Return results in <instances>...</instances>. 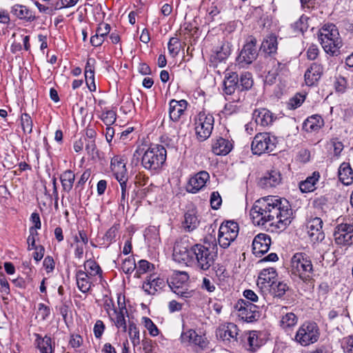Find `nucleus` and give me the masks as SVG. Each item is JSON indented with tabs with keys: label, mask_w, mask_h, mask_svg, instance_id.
Masks as SVG:
<instances>
[{
	"label": "nucleus",
	"mask_w": 353,
	"mask_h": 353,
	"mask_svg": "<svg viewBox=\"0 0 353 353\" xmlns=\"http://www.w3.org/2000/svg\"><path fill=\"white\" fill-rule=\"evenodd\" d=\"M222 199L218 192H213L210 196V204L213 209L217 210L221 205Z\"/></svg>",
	"instance_id": "60"
},
{
	"label": "nucleus",
	"mask_w": 353,
	"mask_h": 353,
	"mask_svg": "<svg viewBox=\"0 0 353 353\" xmlns=\"http://www.w3.org/2000/svg\"><path fill=\"white\" fill-rule=\"evenodd\" d=\"M339 178L345 185H350L353 182V171L347 163H342L339 169Z\"/></svg>",
	"instance_id": "36"
},
{
	"label": "nucleus",
	"mask_w": 353,
	"mask_h": 353,
	"mask_svg": "<svg viewBox=\"0 0 353 353\" xmlns=\"http://www.w3.org/2000/svg\"><path fill=\"white\" fill-rule=\"evenodd\" d=\"M105 329V324L101 320H97L94 326V334L97 339H101Z\"/></svg>",
	"instance_id": "58"
},
{
	"label": "nucleus",
	"mask_w": 353,
	"mask_h": 353,
	"mask_svg": "<svg viewBox=\"0 0 353 353\" xmlns=\"http://www.w3.org/2000/svg\"><path fill=\"white\" fill-rule=\"evenodd\" d=\"M28 250H33L32 256L38 262L42 259L45 249L41 244H28Z\"/></svg>",
	"instance_id": "44"
},
{
	"label": "nucleus",
	"mask_w": 353,
	"mask_h": 353,
	"mask_svg": "<svg viewBox=\"0 0 353 353\" xmlns=\"http://www.w3.org/2000/svg\"><path fill=\"white\" fill-rule=\"evenodd\" d=\"M76 278L77 286L80 291L83 293L88 292L92 284L88 274L83 270H79L76 274Z\"/></svg>",
	"instance_id": "34"
},
{
	"label": "nucleus",
	"mask_w": 353,
	"mask_h": 353,
	"mask_svg": "<svg viewBox=\"0 0 353 353\" xmlns=\"http://www.w3.org/2000/svg\"><path fill=\"white\" fill-rule=\"evenodd\" d=\"M128 334L134 346H136L140 343L139 330L136 324L133 322L129 323Z\"/></svg>",
	"instance_id": "43"
},
{
	"label": "nucleus",
	"mask_w": 353,
	"mask_h": 353,
	"mask_svg": "<svg viewBox=\"0 0 353 353\" xmlns=\"http://www.w3.org/2000/svg\"><path fill=\"white\" fill-rule=\"evenodd\" d=\"M336 243H353V225L340 224L334 233Z\"/></svg>",
	"instance_id": "18"
},
{
	"label": "nucleus",
	"mask_w": 353,
	"mask_h": 353,
	"mask_svg": "<svg viewBox=\"0 0 353 353\" xmlns=\"http://www.w3.org/2000/svg\"><path fill=\"white\" fill-rule=\"evenodd\" d=\"M238 327L233 323H228L219 327L216 331L217 338L223 341H238Z\"/></svg>",
	"instance_id": "16"
},
{
	"label": "nucleus",
	"mask_w": 353,
	"mask_h": 353,
	"mask_svg": "<svg viewBox=\"0 0 353 353\" xmlns=\"http://www.w3.org/2000/svg\"><path fill=\"white\" fill-rule=\"evenodd\" d=\"M276 137L269 132L257 133L252 142L251 149L254 154L273 152L276 146Z\"/></svg>",
	"instance_id": "8"
},
{
	"label": "nucleus",
	"mask_w": 353,
	"mask_h": 353,
	"mask_svg": "<svg viewBox=\"0 0 353 353\" xmlns=\"http://www.w3.org/2000/svg\"><path fill=\"white\" fill-rule=\"evenodd\" d=\"M168 48L170 54L172 56L176 55L180 50L179 39L176 37L170 38L168 43Z\"/></svg>",
	"instance_id": "49"
},
{
	"label": "nucleus",
	"mask_w": 353,
	"mask_h": 353,
	"mask_svg": "<svg viewBox=\"0 0 353 353\" xmlns=\"http://www.w3.org/2000/svg\"><path fill=\"white\" fill-rule=\"evenodd\" d=\"M142 346L144 353H156L157 345L152 340L145 339L142 341Z\"/></svg>",
	"instance_id": "53"
},
{
	"label": "nucleus",
	"mask_w": 353,
	"mask_h": 353,
	"mask_svg": "<svg viewBox=\"0 0 353 353\" xmlns=\"http://www.w3.org/2000/svg\"><path fill=\"white\" fill-rule=\"evenodd\" d=\"M224 92L226 94L234 93L236 89H239V76L236 72H230L225 74L224 81Z\"/></svg>",
	"instance_id": "27"
},
{
	"label": "nucleus",
	"mask_w": 353,
	"mask_h": 353,
	"mask_svg": "<svg viewBox=\"0 0 353 353\" xmlns=\"http://www.w3.org/2000/svg\"><path fill=\"white\" fill-rule=\"evenodd\" d=\"M320 336V330L314 322H305L298 329L294 341L302 346L306 347L316 343Z\"/></svg>",
	"instance_id": "6"
},
{
	"label": "nucleus",
	"mask_w": 353,
	"mask_h": 353,
	"mask_svg": "<svg viewBox=\"0 0 353 353\" xmlns=\"http://www.w3.org/2000/svg\"><path fill=\"white\" fill-rule=\"evenodd\" d=\"M276 276L277 272L275 268H265L260 272L256 285L262 291L265 292L276 281Z\"/></svg>",
	"instance_id": "13"
},
{
	"label": "nucleus",
	"mask_w": 353,
	"mask_h": 353,
	"mask_svg": "<svg viewBox=\"0 0 353 353\" xmlns=\"http://www.w3.org/2000/svg\"><path fill=\"white\" fill-rule=\"evenodd\" d=\"M167 281L163 278L156 276L154 274H150L147 276L145 281L143 283V289L148 294L154 295L159 290L165 287Z\"/></svg>",
	"instance_id": "15"
},
{
	"label": "nucleus",
	"mask_w": 353,
	"mask_h": 353,
	"mask_svg": "<svg viewBox=\"0 0 353 353\" xmlns=\"http://www.w3.org/2000/svg\"><path fill=\"white\" fill-rule=\"evenodd\" d=\"M239 225L236 222L228 221L225 224H222L219 230L218 239L228 241L231 243L235 240L238 235Z\"/></svg>",
	"instance_id": "14"
},
{
	"label": "nucleus",
	"mask_w": 353,
	"mask_h": 353,
	"mask_svg": "<svg viewBox=\"0 0 353 353\" xmlns=\"http://www.w3.org/2000/svg\"><path fill=\"white\" fill-rule=\"evenodd\" d=\"M256 43V39L252 38L244 45L239 55L236 58V61L239 67L244 68L252 63L256 59L258 53Z\"/></svg>",
	"instance_id": "10"
},
{
	"label": "nucleus",
	"mask_w": 353,
	"mask_h": 353,
	"mask_svg": "<svg viewBox=\"0 0 353 353\" xmlns=\"http://www.w3.org/2000/svg\"><path fill=\"white\" fill-rule=\"evenodd\" d=\"M194 245L189 248L185 244H175L173 248V259L179 263L192 264L194 261Z\"/></svg>",
	"instance_id": "11"
},
{
	"label": "nucleus",
	"mask_w": 353,
	"mask_h": 353,
	"mask_svg": "<svg viewBox=\"0 0 353 353\" xmlns=\"http://www.w3.org/2000/svg\"><path fill=\"white\" fill-rule=\"evenodd\" d=\"M181 340L183 341H188L201 348L206 347L207 342L205 339L201 335H199L194 330H189L181 334Z\"/></svg>",
	"instance_id": "30"
},
{
	"label": "nucleus",
	"mask_w": 353,
	"mask_h": 353,
	"mask_svg": "<svg viewBox=\"0 0 353 353\" xmlns=\"http://www.w3.org/2000/svg\"><path fill=\"white\" fill-rule=\"evenodd\" d=\"M194 130L197 139L203 141L208 139L214 128V119L212 114L201 111L194 120Z\"/></svg>",
	"instance_id": "7"
},
{
	"label": "nucleus",
	"mask_w": 353,
	"mask_h": 353,
	"mask_svg": "<svg viewBox=\"0 0 353 353\" xmlns=\"http://www.w3.org/2000/svg\"><path fill=\"white\" fill-rule=\"evenodd\" d=\"M298 321L297 316L292 312H288L282 316L281 320V326L283 329L294 327Z\"/></svg>",
	"instance_id": "42"
},
{
	"label": "nucleus",
	"mask_w": 353,
	"mask_h": 353,
	"mask_svg": "<svg viewBox=\"0 0 353 353\" xmlns=\"http://www.w3.org/2000/svg\"><path fill=\"white\" fill-rule=\"evenodd\" d=\"M252 118L257 125L265 127L271 125L275 117L273 114L265 108H259L254 110Z\"/></svg>",
	"instance_id": "21"
},
{
	"label": "nucleus",
	"mask_w": 353,
	"mask_h": 353,
	"mask_svg": "<svg viewBox=\"0 0 353 353\" xmlns=\"http://www.w3.org/2000/svg\"><path fill=\"white\" fill-rule=\"evenodd\" d=\"M209 179L210 176L207 172H199L189 180L188 191L192 193L197 192L205 186Z\"/></svg>",
	"instance_id": "24"
},
{
	"label": "nucleus",
	"mask_w": 353,
	"mask_h": 353,
	"mask_svg": "<svg viewBox=\"0 0 353 353\" xmlns=\"http://www.w3.org/2000/svg\"><path fill=\"white\" fill-rule=\"evenodd\" d=\"M313 265L311 261L303 253H296L290 261V272L298 276L303 282H309L312 279Z\"/></svg>",
	"instance_id": "4"
},
{
	"label": "nucleus",
	"mask_w": 353,
	"mask_h": 353,
	"mask_svg": "<svg viewBox=\"0 0 353 353\" xmlns=\"http://www.w3.org/2000/svg\"><path fill=\"white\" fill-rule=\"evenodd\" d=\"M261 334L257 331L252 330L245 332L244 334V346L248 351L256 352L261 347L264 342L260 337Z\"/></svg>",
	"instance_id": "19"
},
{
	"label": "nucleus",
	"mask_w": 353,
	"mask_h": 353,
	"mask_svg": "<svg viewBox=\"0 0 353 353\" xmlns=\"http://www.w3.org/2000/svg\"><path fill=\"white\" fill-rule=\"evenodd\" d=\"M166 157L167 151L163 145H151L142 155L141 165L145 169L157 172L165 162Z\"/></svg>",
	"instance_id": "2"
},
{
	"label": "nucleus",
	"mask_w": 353,
	"mask_h": 353,
	"mask_svg": "<svg viewBox=\"0 0 353 353\" xmlns=\"http://www.w3.org/2000/svg\"><path fill=\"white\" fill-rule=\"evenodd\" d=\"M319 39L325 52L332 56L337 55L339 53L342 41L335 25H325L319 30Z\"/></svg>",
	"instance_id": "3"
},
{
	"label": "nucleus",
	"mask_w": 353,
	"mask_h": 353,
	"mask_svg": "<svg viewBox=\"0 0 353 353\" xmlns=\"http://www.w3.org/2000/svg\"><path fill=\"white\" fill-rule=\"evenodd\" d=\"M21 124L25 133L30 134L32 131V120L27 113L22 114L21 117Z\"/></svg>",
	"instance_id": "46"
},
{
	"label": "nucleus",
	"mask_w": 353,
	"mask_h": 353,
	"mask_svg": "<svg viewBox=\"0 0 353 353\" xmlns=\"http://www.w3.org/2000/svg\"><path fill=\"white\" fill-rule=\"evenodd\" d=\"M236 308L239 312L238 316L248 323L256 321L261 316L259 307L248 301L239 299Z\"/></svg>",
	"instance_id": "9"
},
{
	"label": "nucleus",
	"mask_w": 353,
	"mask_h": 353,
	"mask_svg": "<svg viewBox=\"0 0 353 353\" xmlns=\"http://www.w3.org/2000/svg\"><path fill=\"white\" fill-rule=\"evenodd\" d=\"M239 85L241 91L250 89L253 85L252 74L249 72L242 73L239 79Z\"/></svg>",
	"instance_id": "41"
},
{
	"label": "nucleus",
	"mask_w": 353,
	"mask_h": 353,
	"mask_svg": "<svg viewBox=\"0 0 353 353\" xmlns=\"http://www.w3.org/2000/svg\"><path fill=\"white\" fill-rule=\"evenodd\" d=\"M50 314V308L46 305L44 303H39L38 305L37 315L42 321H46Z\"/></svg>",
	"instance_id": "55"
},
{
	"label": "nucleus",
	"mask_w": 353,
	"mask_h": 353,
	"mask_svg": "<svg viewBox=\"0 0 353 353\" xmlns=\"http://www.w3.org/2000/svg\"><path fill=\"white\" fill-rule=\"evenodd\" d=\"M270 245L271 244H252V252L256 256L261 257L269 250Z\"/></svg>",
	"instance_id": "50"
},
{
	"label": "nucleus",
	"mask_w": 353,
	"mask_h": 353,
	"mask_svg": "<svg viewBox=\"0 0 353 353\" xmlns=\"http://www.w3.org/2000/svg\"><path fill=\"white\" fill-rule=\"evenodd\" d=\"M274 71H276L279 75H286L288 73V68L286 63H282L276 61V64L274 65L272 69Z\"/></svg>",
	"instance_id": "63"
},
{
	"label": "nucleus",
	"mask_w": 353,
	"mask_h": 353,
	"mask_svg": "<svg viewBox=\"0 0 353 353\" xmlns=\"http://www.w3.org/2000/svg\"><path fill=\"white\" fill-rule=\"evenodd\" d=\"M277 45L276 37L274 35H270L264 39L261 44V48L265 52L272 54L276 52Z\"/></svg>",
	"instance_id": "39"
},
{
	"label": "nucleus",
	"mask_w": 353,
	"mask_h": 353,
	"mask_svg": "<svg viewBox=\"0 0 353 353\" xmlns=\"http://www.w3.org/2000/svg\"><path fill=\"white\" fill-rule=\"evenodd\" d=\"M116 112L113 110H108L101 115V119L107 126H110L116 121Z\"/></svg>",
	"instance_id": "51"
},
{
	"label": "nucleus",
	"mask_w": 353,
	"mask_h": 353,
	"mask_svg": "<svg viewBox=\"0 0 353 353\" xmlns=\"http://www.w3.org/2000/svg\"><path fill=\"white\" fill-rule=\"evenodd\" d=\"M323 221L321 218H311L306 224L307 234L312 243H319L325 238V234L321 230Z\"/></svg>",
	"instance_id": "12"
},
{
	"label": "nucleus",
	"mask_w": 353,
	"mask_h": 353,
	"mask_svg": "<svg viewBox=\"0 0 353 353\" xmlns=\"http://www.w3.org/2000/svg\"><path fill=\"white\" fill-rule=\"evenodd\" d=\"M11 12L21 20L32 21L35 19V16L32 10L26 6L16 4L12 7Z\"/></svg>",
	"instance_id": "28"
},
{
	"label": "nucleus",
	"mask_w": 353,
	"mask_h": 353,
	"mask_svg": "<svg viewBox=\"0 0 353 353\" xmlns=\"http://www.w3.org/2000/svg\"><path fill=\"white\" fill-rule=\"evenodd\" d=\"M341 346L346 353H353V335L343 338Z\"/></svg>",
	"instance_id": "56"
},
{
	"label": "nucleus",
	"mask_w": 353,
	"mask_h": 353,
	"mask_svg": "<svg viewBox=\"0 0 353 353\" xmlns=\"http://www.w3.org/2000/svg\"><path fill=\"white\" fill-rule=\"evenodd\" d=\"M250 214L254 225L274 226L283 230L291 223L292 210L287 199L268 196L254 202Z\"/></svg>",
	"instance_id": "1"
},
{
	"label": "nucleus",
	"mask_w": 353,
	"mask_h": 353,
	"mask_svg": "<svg viewBox=\"0 0 353 353\" xmlns=\"http://www.w3.org/2000/svg\"><path fill=\"white\" fill-rule=\"evenodd\" d=\"M305 95L297 94L292 97L289 102V105L293 109L299 107L305 101Z\"/></svg>",
	"instance_id": "59"
},
{
	"label": "nucleus",
	"mask_w": 353,
	"mask_h": 353,
	"mask_svg": "<svg viewBox=\"0 0 353 353\" xmlns=\"http://www.w3.org/2000/svg\"><path fill=\"white\" fill-rule=\"evenodd\" d=\"M232 147L230 141L220 137L213 143L212 152L216 155H226L232 150Z\"/></svg>",
	"instance_id": "29"
},
{
	"label": "nucleus",
	"mask_w": 353,
	"mask_h": 353,
	"mask_svg": "<svg viewBox=\"0 0 353 353\" xmlns=\"http://www.w3.org/2000/svg\"><path fill=\"white\" fill-rule=\"evenodd\" d=\"M281 174L279 170H272L267 172L262 176L259 181V185L263 189H270L279 185L281 182Z\"/></svg>",
	"instance_id": "17"
},
{
	"label": "nucleus",
	"mask_w": 353,
	"mask_h": 353,
	"mask_svg": "<svg viewBox=\"0 0 353 353\" xmlns=\"http://www.w3.org/2000/svg\"><path fill=\"white\" fill-rule=\"evenodd\" d=\"M289 290L288 284L283 281H275L266 291H269L274 297L281 298Z\"/></svg>",
	"instance_id": "38"
},
{
	"label": "nucleus",
	"mask_w": 353,
	"mask_h": 353,
	"mask_svg": "<svg viewBox=\"0 0 353 353\" xmlns=\"http://www.w3.org/2000/svg\"><path fill=\"white\" fill-rule=\"evenodd\" d=\"M189 279V275L186 272L174 271L170 279H167V283L170 288L174 292V290L183 288Z\"/></svg>",
	"instance_id": "25"
},
{
	"label": "nucleus",
	"mask_w": 353,
	"mask_h": 353,
	"mask_svg": "<svg viewBox=\"0 0 353 353\" xmlns=\"http://www.w3.org/2000/svg\"><path fill=\"white\" fill-rule=\"evenodd\" d=\"M336 90L339 92H344L347 88V80L343 77H338L334 83Z\"/></svg>",
	"instance_id": "57"
},
{
	"label": "nucleus",
	"mask_w": 353,
	"mask_h": 353,
	"mask_svg": "<svg viewBox=\"0 0 353 353\" xmlns=\"http://www.w3.org/2000/svg\"><path fill=\"white\" fill-rule=\"evenodd\" d=\"M194 260L197 266L203 270H208L214 264L217 256V244H194Z\"/></svg>",
	"instance_id": "5"
},
{
	"label": "nucleus",
	"mask_w": 353,
	"mask_h": 353,
	"mask_svg": "<svg viewBox=\"0 0 353 353\" xmlns=\"http://www.w3.org/2000/svg\"><path fill=\"white\" fill-rule=\"evenodd\" d=\"M117 180L119 181V183L120 184L123 200H127L128 198V185H127L128 177L117 179Z\"/></svg>",
	"instance_id": "61"
},
{
	"label": "nucleus",
	"mask_w": 353,
	"mask_h": 353,
	"mask_svg": "<svg viewBox=\"0 0 353 353\" xmlns=\"http://www.w3.org/2000/svg\"><path fill=\"white\" fill-rule=\"evenodd\" d=\"M188 102L186 100L182 99L176 101L172 99L169 103V117L170 120L174 122H177L183 115L188 107Z\"/></svg>",
	"instance_id": "20"
},
{
	"label": "nucleus",
	"mask_w": 353,
	"mask_h": 353,
	"mask_svg": "<svg viewBox=\"0 0 353 353\" xmlns=\"http://www.w3.org/2000/svg\"><path fill=\"white\" fill-rule=\"evenodd\" d=\"M118 233V228L117 226L111 227L105 233V241H116L115 238Z\"/></svg>",
	"instance_id": "64"
},
{
	"label": "nucleus",
	"mask_w": 353,
	"mask_h": 353,
	"mask_svg": "<svg viewBox=\"0 0 353 353\" xmlns=\"http://www.w3.org/2000/svg\"><path fill=\"white\" fill-rule=\"evenodd\" d=\"M113 310L116 316L115 318L110 317V319L114 321L115 326L118 329H121L123 332H125L127 331V325L125 314H128L126 306L123 305L121 308V311H118L116 308H114Z\"/></svg>",
	"instance_id": "32"
},
{
	"label": "nucleus",
	"mask_w": 353,
	"mask_h": 353,
	"mask_svg": "<svg viewBox=\"0 0 353 353\" xmlns=\"http://www.w3.org/2000/svg\"><path fill=\"white\" fill-rule=\"evenodd\" d=\"M152 267L154 268V265L150 263L146 260H140L137 267L136 274L139 276L140 274H144L148 271H150V268Z\"/></svg>",
	"instance_id": "52"
},
{
	"label": "nucleus",
	"mask_w": 353,
	"mask_h": 353,
	"mask_svg": "<svg viewBox=\"0 0 353 353\" xmlns=\"http://www.w3.org/2000/svg\"><path fill=\"white\" fill-rule=\"evenodd\" d=\"M323 119L320 115L309 117L303 123V128L307 132L316 131L323 125Z\"/></svg>",
	"instance_id": "31"
},
{
	"label": "nucleus",
	"mask_w": 353,
	"mask_h": 353,
	"mask_svg": "<svg viewBox=\"0 0 353 353\" xmlns=\"http://www.w3.org/2000/svg\"><path fill=\"white\" fill-rule=\"evenodd\" d=\"M320 174L318 172H314L312 176L306 178L299 183V188L302 192H310L315 190V185L319 181Z\"/></svg>",
	"instance_id": "33"
},
{
	"label": "nucleus",
	"mask_w": 353,
	"mask_h": 353,
	"mask_svg": "<svg viewBox=\"0 0 353 353\" xmlns=\"http://www.w3.org/2000/svg\"><path fill=\"white\" fill-rule=\"evenodd\" d=\"M323 74V67L316 63H313L306 70L304 77L307 85H314L321 79Z\"/></svg>",
	"instance_id": "22"
},
{
	"label": "nucleus",
	"mask_w": 353,
	"mask_h": 353,
	"mask_svg": "<svg viewBox=\"0 0 353 353\" xmlns=\"http://www.w3.org/2000/svg\"><path fill=\"white\" fill-rule=\"evenodd\" d=\"M142 321L150 335L155 336L159 334V329L150 318L144 316L142 318Z\"/></svg>",
	"instance_id": "48"
},
{
	"label": "nucleus",
	"mask_w": 353,
	"mask_h": 353,
	"mask_svg": "<svg viewBox=\"0 0 353 353\" xmlns=\"http://www.w3.org/2000/svg\"><path fill=\"white\" fill-rule=\"evenodd\" d=\"M136 268L135 260L130 256L123 260L121 265V269L125 274H131Z\"/></svg>",
	"instance_id": "47"
},
{
	"label": "nucleus",
	"mask_w": 353,
	"mask_h": 353,
	"mask_svg": "<svg viewBox=\"0 0 353 353\" xmlns=\"http://www.w3.org/2000/svg\"><path fill=\"white\" fill-rule=\"evenodd\" d=\"M85 270L88 274L95 276L101 274V269L99 265L92 260L87 261L84 264Z\"/></svg>",
	"instance_id": "45"
},
{
	"label": "nucleus",
	"mask_w": 353,
	"mask_h": 353,
	"mask_svg": "<svg viewBox=\"0 0 353 353\" xmlns=\"http://www.w3.org/2000/svg\"><path fill=\"white\" fill-rule=\"evenodd\" d=\"M110 166L116 179L128 177L125 162L123 157H114L111 160Z\"/></svg>",
	"instance_id": "26"
},
{
	"label": "nucleus",
	"mask_w": 353,
	"mask_h": 353,
	"mask_svg": "<svg viewBox=\"0 0 353 353\" xmlns=\"http://www.w3.org/2000/svg\"><path fill=\"white\" fill-rule=\"evenodd\" d=\"M199 221L193 210L188 211L184 215L182 226L185 231H192L197 228Z\"/></svg>",
	"instance_id": "35"
},
{
	"label": "nucleus",
	"mask_w": 353,
	"mask_h": 353,
	"mask_svg": "<svg viewBox=\"0 0 353 353\" xmlns=\"http://www.w3.org/2000/svg\"><path fill=\"white\" fill-rule=\"evenodd\" d=\"M231 44L228 41H223L215 50L216 58L220 61L227 59L231 52Z\"/></svg>",
	"instance_id": "40"
},
{
	"label": "nucleus",
	"mask_w": 353,
	"mask_h": 353,
	"mask_svg": "<svg viewBox=\"0 0 353 353\" xmlns=\"http://www.w3.org/2000/svg\"><path fill=\"white\" fill-rule=\"evenodd\" d=\"M75 179L74 173L70 170H67L60 175V181L65 192H69L72 187Z\"/></svg>",
	"instance_id": "37"
},
{
	"label": "nucleus",
	"mask_w": 353,
	"mask_h": 353,
	"mask_svg": "<svg viewBox=\"0 0 353 353\" xmlns=\"http://www.w3.org/2000/svg\"><path fill=\"white\" fill-rule=\"evenodd\" d=\"M216 276L220 281H224L229 277V274L223 265L217 264L214 268Z\"/></svg>",
	"instance_id": "54"
},
{
	"label": "nucleus",
	"mask_w": 353,
	"mask_h": 353,
	"mask_svg": "<svg viewBox=\"0 0 353 353\" xmlns=\"http://www.w3.org/2000/svg\"><path fill=\"white\" fill-rule=\"evenodd\" d=\"M85 141V150L89 155L94 157L97 153V147L94 139H86Z\"/></svg>",
	"instance_id": "62"
},
{
	"label": "nucleus",
	"mask_w": 353,
	"mask_h": 353,
	"mask_svg": "<svg viewBox=\"0 0 353 353\" xmlns=\"http://www.w3.org/2000/svg\"><path fill=\"white\" fill-rule=\"evenodd\" d=\"M35 337L34 345L40 353H54V345H52V338L48 335L42 336L41 334L34 333Z\"/></svg>",
	"instance_id": "23"
}]
</instances>
